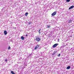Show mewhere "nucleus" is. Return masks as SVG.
<instances>
[{"label": "nucleus", "instance_id": "nucleus-1", "mask_svg": "<svg viewBox=\"0 0 74 74\" xmlns=\"http://www.w3.org/2000/svg\"><path fill=\"white\" fill-rule=\"evenodd\" d=\"M35 38H36L35 40H36L37 41L39 42L40 41H41V38H39V37L36 36Z\"/></svg>", "mask_w": 74, "mask_h": 74}, {"label": "nucleus", "instance_id": "nucleus-2", "mask_svg": "<svg viewBox=\"0 0 74 74\" xmlns=\"http://www.w3.org/2000/svg\"><path fill=\"white\" fill-rule=\"evenodd\" d=\"M40 47V45H37L34 48V50H36L39 47Z\"/></svg>", "mask_w": 74, "mask_h": 74}, {"label": "nucleus", "instance_id": "nucleus-3", "mask_svg": "<svg viewBox=\"0 0 74 74\" xmlns=\"http://www.w3.org/2000/svg\"><path fill=\"white\" fill-rule=\"evenodd\" d=\"M57 45H58V44L56 43L53 46V48H55V47H56Z\"/></svg>", "mask_w": 74, "mask_h": 74}, {"label": "nucleus", "instance_id": "nucleus-4", "mask_svg": "<svg viewBox=\"0 0 74 74\" xmlns=\"http://www.w3.org/2000/svg\"><path fill=\"white\" fill-rule=\"evenodd\" d=\"M56 14V12H54L53 13L51 14V15L52 16H55Z\"/></svg>", "mask_w": 74, "mask_h": 74}, {"label": "nucleus", "instance_id": "nucleus-5", "mask_svg": "<svg viewBox=\"0 0 74 74\" xmlns=\"http://www.w3.org/2000/svg\"><path fill=\"white\" fill-rule=\"evenodd\" d=\"M74 5H72L69 8V10H70V9H71V8H74Z\"/></svg>", "mask_w": 74, "mask_h": 74}, {"label": "nucleus", "instance_id": "nucleus-6", "mask_svg": "<svg viewBox=\"0 0 74 74\" xmlns=\"http://www.w3.org/2000/svg\"><path fill=\"white\" fill-rule=\"evenodd\" d=\"M4 34L5 35H6L7 34V32L6 31H4Z\"/></svg>", "mask_w": 74, "mask_h": 74}, {"label": "nucleus", "instance_id": "nucleus-7", "mask_svg": "<svg viewBox=\"0 0 74 74\" xmlns=\"http://www.w3.org/2000/svg\"><path fill=\"white\" fill-rule=\"evenodd\" d=\"M56 51H54L53 53L52 54V55H55V54H56Z\"/></svg>", "mask_w": 74, "mask_h": 74}, {"label": "nucleus", "instance_id": "nucleus-8", "mask_svg": "<svg viewBox=\"0 0 74 74\" xmlns=\"http://www.w3.org/2000/svg\"><path fill=\"white\" fill-rule=\"evenodd\" d=\"M47 28H50L51 27V25H47Z\"/></svg>", "mask_w": 74, "mask_h": 74}, {"label": "nucleus", "instance_id": "nucleus-9", "mask_svg": "<svg viewBox=\"0 0 74 74\" xmlns=\"http://www.w3.org/2000/svg\"><path fill=\"white\" fill-rule=\"evenodd\" d=\"M21 38L22 40H24V39H25V38H24V37H23V36H21Z\"/></svg>", "mask_w": 74, "mask_h": 74}, {"label": "nucleus", "instance_id": "nucleus-10", "mask_svg": "<svg viewBox=\"0 0 74 74\" xmlns=\"http://www.w3.org/2000/svg\"><path fill=\"white\" fill-rule=\"evenodd\" d=\"M41 29H40L39 30V31H38V33H39V34H41V32H41Z\"/></svg>", "mask_w": 74, "mask_h": 74}, {"label": "nucleus", "instance_id": "nucleus-11", "mask_svg": "<svg viewBox=\"0 0 74 74\" xmlns=\"http://www.w3.org/2000/svg\"><path fill=\"white\" fill-rule=\"evenodd\" d=\"M70 69V66H68L66 68V69Z\"/></svg>", "mask_w": 74, "mask_h": 74}, {"label": "nucleus", "instance_id": "nucleus-12", "mask_svg": "<svg viewBox=\"0 0 74 74\" xmlns=\"http://www.w3.org/2000/svg\"><path fill=\"white\" fill-rule=\"evenodd\" d=\"M28 14H29V13L28 12H26L25 14V16H27Z\"/></svg>", "mask_w": 74, "mask_h": 74}, {"label": "nucleus", "instance_id": "nucleus-13", "mask_svg": "<svg viewBox=\"0 0 74 74\" xmlns=\"http://www.w3.org/2000/svg\"><path fill=\"white\" fill-rule=\"evenodd\" d=\"M72 22V21L70 20L68 22V23H71Z\"/></svg>", "mask_w": 74, "mask_h": 74}, {"label": "nucleus", "instance_id": "nucleus-14", "mask_svg": "<svg viewBox=\"0 0 74 74\" xmlns=\"http://www.w3.org/2000/svg\"><path fill=\"white\" fill-rule=\"evenodd\" d=\"M11 73H12V74H16L14 73V72H13V71H11Z\"/></svg>", "mask_w": 74, "mask_h": 74}, {"label": "nucleus", "instance_id": "nucleus-15", "mask_svg": "<svg viewBox=\"0 0 74 74\" xmlns=\"http://www.w3.org/2000/svg\"><path fill=\"white\" fill-rule=\"evenodd\" d=\"M11 49V47L10 46H9L8 47V49Z\"/></svg>", "mask_w": 74, "mask_h": 74}, {"label": "nucleus", "instance_id": "nucleus-16", "mask_svg": "<svg viewBox=\"0 0 74 74\" xmlns=\"http://www.w3.org/2000/svg\"><path fill=\"white\" fill-rule=\"evenodd\" d=\"M70 1V0H66V2H69Z\"/></svg>", "mask_w": 74, "mask_h": 74}, {"label": "nucleus", "instance_id": "nucleus-17", "mask_svg": "<svg viewBox=\"0 0 74 74\" xmlns=\"http://www.w3.org/2000/svg\"><path fill=\"white\" fill-rule=\"evenodd\" d=\"M60 56V54H59L58 55V56L59 57V56Z\"/></svg>", "mask_w": 74, "mask_h": 74}, {"label": "nucleus", "instance_id": "nucleus-18", "mask_svg": "<svg viewBox=\"0 0 74 74\" xmlns=\"http://www.w3.org/2000/svg\"><path fill=\"white\" fill-rule=\"evenodd\" d=\"M5 62H7V59L5 60Z\"/></svg>", "mask_w": 74, "mask_h": 74}, {"label": "nucleus", "instance_id": "nucleus-19", "mask_svg": "<svg viewBox=\"0 0 74 74\" xmlns=\"http://www.w3.org/2000/svg\"><path fill=\"white\" fill-rule=\"evenodd\" d=\"M58 42H59V38H58Z\"/></svg>", "mask_w": 74, "mask_h": 74}, {"label": "nucleus", "instance_id": "nucleus-20", "mask_svg": "<svg viewBox=\"0 0 74 74\" xmlns=\"http://www.w3.org/2000/svg\"><path fill=\"white\" fill-rule=\"evenodd\" d=\"M29 24V25H30V24H31V23L30 22H29L28 23Z\"/></svg>", "mask_w": 74, "mask_h": 74}, {"label": "nucleus", "instance_id": "nucleus-21", "mask_svg": "<svg viewBox=\"0 0 74 74\" xmlns=\"http://www.w3.org/2000/svg\"><path fill=\"white\" fill-rule=\"evenodd\" d=\"M25 36H26V37L27 36V34H26V35H25Z\"/></svg>", "mask_w": 74, "mask_h": 74}]
</instances>
